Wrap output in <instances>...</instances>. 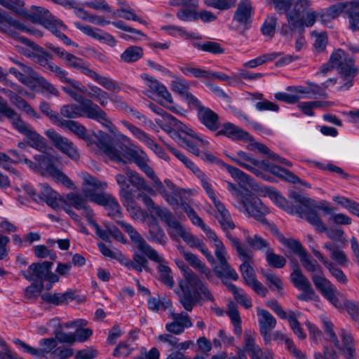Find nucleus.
Masks as SVG:
<instances>
[{
	"instance_id": "1",
	"label": "nucleus",
	"mask_w": 359,
	"mask_h": 359,
	"mask_svg": "<svg viewBox=\"0 0 359 359\" xmlns=\"http://www.w3.org/2000/svg\"><path fill=\"white\" fill-rule=\"evenodd\" d=\"M82 180V193L86 198L103 206L108 212V216L114 219L122 217L121 208L117 199L111 194L103 191L107 187V182L88 174H83Z\"/></svg>"
},
{
	"instance_id": "2",
	"label": "nucleus",
	"mask_w": 359,
	"mask_h": 359,
	"mask_svg": "<svg viewBox=\"0 0 359 359\" xmlns=\"http://www.w3.org/2000/svg\"><path fill=\"white\" fill-rule=\"evenodd\" d=\"M76 101L79 104H72L63 105L60 109V114L67 118H76L85 116L100 123L110 132L115 129L106 112L100 106L94 103L91 100L81 95Z\"/></svg>"
},
{
	"instance_id": "3",
	"label": "nucleus",
	"mask_w": 359,
	"mask_h": 359,
	"mask_svg": "<svg viewBox=\"0 0 359 359\" xmlns=\"http://www.w3.org/2000/svg\"><path fill=\"white\" fill-rule=\"evenodd\" d=\"M189 218L194 225L199 226L203 230L210 241H213L215 255L218 262V264L214 268V271L217 277L219 278H230L233 280H237L238 275L227 262V253L223 243L218 238L215 233L203 222L196 212L189 215Z\"/></svg>"
},
{
	"instance_id": "4",
	"label": "nucleus",
	"mask_w": 359,
	"mask_h": 359,
	"mask_svg": "<svg viewBox=\"0 0 359 359\" xmlns=\"http://www.w3.org/2000/svg\"><path fill=\"white\" fill-rule=\"evenodd\" d=\"M97 147L111 160L123 162V158L133 161L140 168L148 163L149 158L142 149L129 148L121 142H109V137L105 135L104 140H99Z\"/></svg>"
},
{
	"instance_id": "5",
	"label": "nucleus",
	"mask_w": 359,
	"mask_h": 359,
	"mask_svg": "<svg viewBox=\"0 0 359 359\" xmlns=\"http://www.w3.org/2000/svg\"><path fill=\"white\" fill-rule=\"evenodd\" d=\"M0 113L10 118L14 128L26 136L27 144L30 147L39 151L46 149V142L45 138L23 121L20 116L6 102H0Z\"/></svg>"
},
{
	"instance_id": "6",
	"label": "nucleus",
	"mask_w": 359,
	"mask_h": 359,
	"mask_svg": "<svg viewBox=\"0 0 359 359\" xmlns=\"http://www.w3.org/2000/svg\"><path fill=\"white\" fill-rule=\"evenodd\" d=\"M125 172L126 175H116V181L120 187L118 194L121 202L135 199L136 190L149 191L144 180L137 172L128 168H126Z\"/></svg>"
},
{
	"instance_id": "7",
	"label": "nucleus",
	"mask_w": 359,
	"mask_h": 359,
	"mask_svg": "<svg viewBox=\"0 0 359 359\" xmlns=\"http://www.w3.org/2000/svg\"><path fill=\"white\" fill-rule=\"evenodd\" d=\"M67 67L79 70L81 73L90 78L104 88L111 91H119L120 88L116 85V81L100 75L90 67V64L83 59L68 53L64 59Z\"/></svg>"
},
{
	"instance_id": "8",
	"label": "nucleus",
	"mask_w": 359,
	"mask_h": 359,
	"mask_svg": "<svg viewBox=\"0 0 359 359\" xmlns=\"http://www.w3.org/2000/svg\"><path fill=\"white\" fill-rule=\"evenodd\" d=\"M67 67L79 70L81 73L90 78L104 88L111 91H119L120 88L116 85V81L100 75L90 67V64L83 59L68 53L64 59Z\"/></svg>"
},
{
	"instance_id": "9",
	"label": "nucleus",
	"mask_w": 359,
	"mask_h": 359,
	"mask_svg": "<svg viewBox=\"0 0 359 359\" xmlns=\"http://www.w3.org/2000/svg\"><path fill=\"white\" fill-rule=\"evenodd\" d=\"M67 67L79 70L81 73L90 78L104 88L111 91H119L120 88L116 85V81L100 75L90 67V64L83 59L68 53L64 59Z\"/></svg>"
},
{
	"instance_id": "10",
	"label": "nucleus",
	"mask_w": 359,
	"mask_h": 359,
	"mask_svg": "<svg viewBox=\"0 0 359 359\" xmlns=\"http://www.w3.org/2000/svg\"><path fill=\"white\" fill-rule=\"evenodd\" d=\"M229 241L232 248L236 251L238 257L243 262L240 266V271L245 283L248 285L250 282L256 279L255 271L251 266L254 255L253 252L241 243L238 238L229 237Z\"/></svg>"
},
{
	"instance_id": "11",
	"label": "nucleus",
	"mask_w": 359,
	"mask_h": 359,
	"mask_svg": "<svg viewBox=\"0 0 359 359\" xmlns=\"http://www.w3.org/2000/svg\"><path fill=\"white\" fill-rule=\"evenodd\" d=\"M264 171H268L287 182L293 184L300 183L303 185L307 186L306 182H302L293 172L280 166L275 165L269 163L268 161H259L257 159L253 173L262 179L270 181L271 177L264 173Z\"/></svg>"
},
{
	"instance_id": "12",
	"label": "nucleus",
	"mask_w": 359,
	"mask_h": 359,
	"mask_svg": "<svg viewBox=\"0 0 359 359\" xmlns=\"http://www.w3.org/2000/svg\"><path fill=\"white\" fill-rule=\"evenodd\" d=\"M53 262L45 261L40 263H34L29 265L27 271H22V274L27 280H34L43 283L47 280L50 283L59 281L57 275L51 272Z\"/></svg>"
},
{
	"instance_id": "13",
	"label": "nucleus",
	"mask_w": 359,
	"mask_h": 359,
	"mask_svg": "<svg viewBox=\"0 0 359 359\" xmlns=\"http://www.w3.org/2000/svg\"><path fill=\"white\" fill-rule=\"evenodd\" d=\"M23 189L36 202L44 201L53 208H56L59 206L58 194L46 184H41L39 191H36L32 186L29 184L24 185Z\"/></svg>"
},
{
	"instance_id": "14",
	"label": "nucleus",
	"mask_w": 359,
	"mask_h": 359,
	"mask_svg": "<svg viewBox=\"0 0 359 359\" xmlns=\"http://www.w3.org/2000/svg\"><path fill=\"white\" fill-rule=\"evenodd\" d=\"M118 224L128 234L131 241L141 252L144 253L152 261H160L158 253L152 248L141 235L129 224L123 221H118Z\"/></svg>"
},
{
	"instance_id": "15",
	"label": "nucleus",
	"mask_w": 359,
	"mask_h": 359,
	"mask_svg": "<svg viewBox=\"0 0 359 359\" xmlns=\"http://www.w3.org/2000/svg\"><path fill=\"white\" fill-rule=\"evenodd\" d=\"M45 135L60 151L74 161L79 159L80 154L77 147L68 138L61 135L53 129L47 130Z\"/></svg>"
},
{
	"instance_id": "16",
	"label": "nucleus",
	"mask_w": 359,
	"mask_h": 359,
	"mask_svg": "<svg viewBox=\"0 0 359 359\" xmlns=\"http://www.w3.org/2000/svg\"><path fill=\"white\" fill-rule=\"evenodd\" d=\"M240 204L245 209L249 217L264 223L266 222L265 215L269 213V209L266 207L261 200L253 194H246L245 197H241Z\"/></svg>"
},
{
	"instance_id": "17",
	"label": "nucleus",
	"mask_w": 359,
	"mask_h": 359,
	"mask_svg": "<svg viewBox=\"0 0 359 359\" xmlns=\"http://www.w3.org/2000/svg\"><path fill=\"white\" fill-rule=\"evenodd\" d=\"M183 272L184 277L190 288L207 301H213L214 298L207 286L203 283L198 275L194 273L189 266L182 263L178 264Z\"/></svg>"
},
{
	"instance_id": "18",
	"label": "nucleus",
	"mask_w": 359,
	"mask_h": 359,
	"mask_svg": "<svg viewBox=\"0 0 359 359\" xmlns=\"http://www.w3.org/2000/svg\"><path fill=\"white\" fill-rule=\"evenodd\" d=\"M16 29L24 31L30 34H35L36 32L31 29L27 28L24 25L21 24L18 20L13 19L9 15H0V32L6 34L11 37L22 43V39H26L19 35Z\"/></svg>"
},
{
	"instance_id": "19",
	"label": "nucleus",
	"mask_w": 359,
	"mask_h": 359,
	"mask_svg": "<svg viewBox=\"0 0 359 359\" xmlns=\"http://www.w3.org/2000/svg\"><path fill=\"white\" fill-rule=\"evenodd\" d=\"M195 102L190 107L197 111L199 121L210 130L215 131L219 127L218 115L210 108L204 107L198 100H194Z\"/></svg>"
},
{
	"instance_id": "20",
	"label": "nucleus",
	"mask_w": 359,
	"mask_h": 359,
	"mask_svg": "<svg viewBox=\"0 0 359 359\" xmlns=\"http://www.w3.org/2000/svg\"><path fill=\"white\" fill-rule=\"evenodd\" d=\"M350 59L351 57H348L344 50H338L331 55L329 62L327 64L321 66L320 72L325 74L331 69L337 68L341 75H347V74H350V72H347L344 67L346 63H347L348 60ZM355 72V71L352 70L351 72V75H353Z\"/></svg>"
},
{
	"instance_id": "21",
	"label": "nucleus",
	"mask_w": 359,
	"mask_h": 359,
	"mask_svg": "<svg viewBox=\"0 0 359 359\" xmlns=\"http://www.w3.org/2000/svg\"><path fill=\"white\" fill-rule=\"evenodd\" d=\"M175 233L176 236H180L191 248H198L210 263L212 264L215 262L214 257L205 246V243L201 239L194 236L182 225L175 232Z\"/></svg>"
},
{
	"instance_id": "22",
	"label": "nucleus",
	"mask_w": 359,
	"mask_h": 359,
	"mask_svg": "<svg viewBox=\"0 0 359 359\" xmlns=\"http://www.w3.org/2000/svg\"><path fill=\"white\" fill-rule=\"evenodd\" d=\"M201 158L207 162L215 163L224 168L231 175V176L239 183L243 184H249L250 177L248 175L237 168L236 167L225 163L222 160L215 157L211 152H205Z\"/></svg>"
},
{
	"instance_id": "23",
	"label": "nucleus",
	"mask_w": 359,
	"mask_h": 359,
	"mask_svg": "<svg viewBox=\"0 0 359 359\" xmlns=\"http://www.w3.org/2000/svg\"><path fill=\"white\" fill-rule=\"evenodd\" d=\"M35 158L40 162V166L44 168L53 178L68 188L74 187L72 181L53 164L50 158L44 155H39L35 156Z\"/></svg>"
},
{
	"instance_id": "24",
	"label": "nucleus",
	"mask_w": 359,
	"mask_h": 359,
	"mask_svg": "<svg viewBox=\"0 0 359 359\" xmlns=\"http://www.w3.org/2000/svg\"><path fill=\"white\" fill-rule=\"evenodd\" d=\"M212 202L216 208L215 217L221 225L223 231L225 232L227 238L229 240V237L237 238L229 232V230L233 229L235 228V224L233 222L231 217L229 211L226 209L224 205L217 199L213 201Z\"/></svg>"
},
{
	"instance_id": "25",
	"label": "nucleus",
	"mask_w": 359,
	"mask_h": 359,
	"mask_svg": "<svg viewBox=\"0 0 359 359\" xmlns=\"http://www.w3.org/2000/svg\"><path fill=\"white\" fill-rule=\"evenodd\" d=\"M172 321L165 325V328L168 332L175 335L182 334L185 329L191 327L193 323L189 316L184 312L171 314Z\"/></svg>"
},
{
	"instance_id": "26",
	"label": "nucleus",
	"mask_w": 359,
	"mask_h": 359,
	"mask_svg": "<svg viewBox=\"0 0 359 359\" xmlns=\"http://www.w3.org/2000/svg\"><path fill=\"white\" fill-rule=\"evenodd\" d=\"M295 20H290V23L293 29H303L304 27H312L318 19L323 24H327V19L324 18L322 10L320 11H313L312 8L305 13L299 18H295Z\"/></svg>"
},
{
	"instance_id": "27",
	"label": "nucleus",
	"mask_w": 359,
	"mask_h": 359,
	"mask_svg": "<svg viewBox=\"0 0 359 359\" xmlns=\"http://www.w3.org/2000/svg\"><path fill=\"white\" fill-rule=\"evenodd\" d=\"M253 8L250 0H241L238 4L234 13L233 20L248 29L252 23V14Z\"/></svg>"
},
{
	"instance_id": "28",
	"label": "nucleus",
	"mask_w": 359,
	"mask_h": 359,
	"mask_svg": "<svg viewBox=\"0 0 359 359\" xmlns=\"http://www.w3.org/2000/svg\"><path fill=\"white\" fill-rule=\"evenodd\" d=\"M258 323L259 332L264 337L265 341L271 339V332L276 325V320L268 311L262 309H257Z\"/></svg>"
},
{
	"instance_id": "29",
	"label": "nucleus",
	"mask_w": 359,
	"mask_h": 359,
	"mask_svg": "<svg viewBox=\"0 0 359 359\" xmlns=\"http://www.w3.org/2000/svg\"><path fill=\"white\" fill-rule=\"evenodd\" d=\"M294 212L299 217L306 219L309 224L314 226L317 231L322 233V231L325 230V224L316 212V208L297 205L294 206Z\"/></svg>"
},
{
	"instance_id": "30",
	"label": "nucleus",
	"mask_w": 359,
	"mask_h": 359,
	"mask_svg": "<svg viewBox=\"0 0 359 359\" xmlns=\"http://www.w3.org/2000/svg\"><path fill=\"white\" fill-rule=\"evenodd\" d=\"M271 233L284 246L287 248L292 252L300 257L306 250L299 240L292 238H286L274 225L269 226Z\"/></svg>"
},
{
	"instance_id": "31",
	"label": "nucleus",
	"mask_w": 359,
	"mask_h": 359,
	"mask_svg": "<svg viewBox=\"0 0 359 359\" xmlns=\"http://www.w3.org/2000/svg\"><path fill=\"white\" fill-rule=\"evenodd\" d=\"M141 77L145 81L146 86L149 88V90L144 93L145 95L151 97L150 93H154L163 98L168 104L173 103L172 95L164 85L147 74H144Z\"/></svg>"
},
{
	"instance_id": "32",
	"label": "nucleus",
	"mask_w": 359,
	"mask_h": 359,
	"mask_svg": "<svg viewBox=\"0 0 359 359\" xmlns=\"http://www.w3.org/2000/svg\"><path fill=\"white\" fill-rule=\"evenodd\" d=\"M74 25L83 34L98 40L100 42L106 43L111 47L115 46L116 44V40L113 36L107 32H104L97 28H93L89 25H83L79 22H75Z\"/></svg>"
},
{
	"instance_id": "33",
	"label": "nucleus",
	"mask_w": 359,
	"mask_h": 359,
	"mask_svg": "<svg viewBox=\"0 0 359 359\" xmlns=\"http://www.w3.org/2000/svg\"><path fill=\"white\" fill-rule=\"evenodd\" d=\"M316 287L320 292L335 307L341 306L336 294L338 292L336 287L326 278L323 279H316L314 280Z\"/></svg>"
},
{
	"instance_id": "34",
	"label": "nucleus",
	"mask_w": 359,
	"mask_h": 359,
	"mask_svg": "<svg viewBox=\"0 0 359 359\" xmlns=\"http://www.w3.org/2000/svg\"><path fill=\"white\" fill-rule=\"evenodd\" d=\"M180 253L182 255L187 262L200 273L201 275L203 276L210 281L213 280L214 274L211 269L203 263L196 255L190 252L185 251L184 248L180 250Z\"/></svg>"
},
{
	"instance_id": "35",
	"label": "nucleus",
	"mask_w": 359,
	"mask_h": 359,
	"mask_svg": "<svg viewBox=\"0 0 359 359\" xmlns=\"http://www.w3.org/2000/svg\"><path fill=\"white\" fill-rule=\"evenodd\" d=\"M83 196L85 195L83 194ZM87 200L88 198H86V196H82L76 193L71 192L66 196L67 203L76 210H82L83 215L88 219L90 217H94V213L87 204Z\"/></svg>"
},
{
	"instance_id": "36",
	"label": "nucleus",
	"mask_w": 359,
	"mask_h": 359,
	"mask_svg": "<svg viewBox=\"0 0 359 359\" xmlns=\"http://www.w3.org/2000/svg\"><path fill=\"white\" fill-rule=\"evenodd\" d=\"M155 214L163 221L171 231H168L170 236L176 239L175 232L182 226V224L175 219L172 212L167 208H162L160 206L155 207Z\"/></svg>"
},
{
	"instance_id": "37",
	"label": "nucleus",
	"mask_w": 359,
	"mask_h": 359,
	"mask_svg": "<svg viewBox=\"0 0 359 359\" xmlns=\"http://www.w3.org/2000/svg\"><path fill=\"white\" fill-rule=\"evenodd\" d=\"M193 134H190L189 133H187L186 131L180 130L181 133L188 135L191 139H189L188 137H184L180 138L182 140V142L185 144L187 149L192 153L193 154L199 156L200 151L198 149V147H205L209 144L208 141L204 140L199 135H198L192 129H191Z\"/></svg>"
},
{
	"instance_id": "38",
	"label": "nucleus",
	"mask_w": 359,
	"mask_h": 359,
	"mask_svg": "<svg viewBox=\"0 0 359 359\" xmlns=\"http://www.w3.org/2000/svg\"><path fill=\"white\" fill-rule=\"evenodd\" d=\"M217 136L224 135L235 141H244L249 137V133L231 123H226L217 133Z\"/></svg>"
},
{
	"instance_id": "39",
	"label": "nucleus",
	"mask_w": 359,
	"mask_h": 359,
	"mask_svg": "<svg viewBox=\"0 0 359 359\" xmlns=\"http://www.w3.org/2000/svg\"><path fill=\"white\" fill-rule=\"evenodd\" d=\"M22 40L23 44H25L26 46L38 52L32 55L33 60L43 67L48 69L49 65L53 63V62L50 61V55L48 53L44 51L41 47L29 39H22Z\"/></svg>"
},
{
	"instance_id": "40",
	"label": "nucleus",
	"mask_w": 359,
	"mask_h": 359,
	"mask_svg": "<svg viewBox=\"0 0 359 359\" xmlns=\"http://www.w3.org/2000/svg\"><path fill=\"white\" fill-rule=\"evenodd\" d=\"M300 262L305 269L311 273V280L314 283V280L316 279L321 280L325 277L321 266L318 264L316 260L311 258L307 251H306L300 257Z\"/></svg>"
},
{
	"instance_id": "41",
	"label": "nucleus",
	"mask_w": 359,
	"mask_h": 359,
	"mask_svg": "<svg viewBox=\"0 0 359 359\" xmlns=\"http://www.w3.org/2000/svg\"><path fill=\"white\" fill-rule=\"evenodd\" d=\"M78 90L97 101L102 107H105L108 103V93L97 86L88 85V88H86L84 86L81 87L79 83Z\"/></svg>"
},
{
	"instance_id": "42",
	"label": "nucleus",
	"mask_w": 359,
	"mask_h": 359,
	"mask_svg": "<svg viewBox=\"0 0 359 359\" xmlns=\"http://www.w3.org/2000/svg\"><path fill=\"white\" fill-rule=\"evenodd\" d=\"M149 107L151 110L155 112L157 114L161 115L163 118L171 126L175 127L178 130L186 131L187 133H189L190 134H193L191 128H189L187 126L177 120L175 117L172 116L171 114L165 111L163 109L156 105L155 104L150 103L149 104Z\"/></svg>"
},
{
	"instance_id": "43",
	"label": "nucleus",
	"mask_w": 359,
	"mask_h": 359,
	"mask_svg": "<svg viewBox=\"0 0 359 359\" xmlns=\"http://www.w3.org/2000/svg\"><path fill=\"white\" fill-rule=\"evenodd\" d=\"M228 157L231 161L236 163L240 167L246 169L247 170L253 173L256 158H255L250 154L243 151H236L235 156H229Z\"/></svg>"
},
{
	"instance_id": "44",
	"label": "nucleus",
	"mask_w": 359,
	"mask_h": 359,
	"mask_svg": "<svg viewBox=\"0 0 359 359\" xmlns=\"http://www.w3.org/2000/svg\"><path fill=\"white\" fill-rule=\"evenodd\" d=\"M57 126L67 128L79 138H81L86 142L90 140V136L88 134L86 128L78 121L72 120H65L62 118Z\"/></svg>"
},
{
	"instance_id": "45",
	"label": "nucleus",
	"mask_w": 359,
	"mask_h": 359,
	"mask_svg": "<svg viewBox=\"0 0 359 359\" xmlns=\"http://www.w3.org/2000/svg\"><path fill=\"white\" fill-rule=\"evenodd\" d=\"M171 88L173 91L181 95L191 107L195 102L194 100H198L194 95L189 93V85L184 79H176L172 82Z\"/></svg>"
},
{
	"instance_id": "46",
	"label": "nucleus",
	"mask_w": 359,
	"mask_h": 359,
	"mask_svg": "<svg viewBox=\"0 0 359 359\" xmlns=\"http://www.w3.org/2000/svg\"><path fill=\"white\" fill-rule=\"evenodd\" d=\"M51 15V13L47 9L36 6H32L30 11H24L22 13V16L26 18L29 19L33 22H39L41 25H43L46 20L50 18Z\"/></svg>"
},
{
	"instance_id": "47",
	"label": "nucleus",
	"mask_w": 359,
	"mask_h": 359,
	"mask_svg": "<svg viewBox=\"0 0 359 359\" xmlns=\"http://www.w3.org/2000/svg\"><path fill=\"white\" fill-rule=\"evenodd\" d=\"M313 0H296L292 9L287 13V22L291 18L295 20L311 9Z\"/></svg>"
},
{
	"instance_id": "48",
	"label": "nucleus",
	"mask_w": 359,
	"mask_h": 359,
	"mask_svg": "<svg viewBox=\"0 0 359 359\" xmlns=\"http://www.w3.org/2000/svg\"><path fill=\"white\" fill-rule=\"evenodd\" d=\"M290 197L293 198L296 203H299L305 207H313L314 208L321 210L327 214L331 213L334 210V208L325 205L323 203H316L313 200L295 192L290 194Z\"/></svg>"
},
{
	"instance_id": "49",
	"label": "nucleus",
	"mask_w": 359,
	"mask_h": 359,
	"mask_svg": "<svg viewBox=\"0 0 359 359\" xmlns=\"http://www.w3.org/2000/svg\"><path fill=\"white\" fill-rule=\"evenodd\" d=\"M30 79L34 81L37 86L41 88V92L42 93H46L48 95H53L55 97L60 96V92L55 86L43 76L39 75L36 72H34Z\"/></svg>"
},
{
	"instance_id": "50",
	"label": "nucleus",
	"mask_w": 359,
	"mask_h": 359,
	"mask_svg": "<svg viewBox=\"0 0 359 359\" xmlns=\"http://www.w3.org/2000/svg\"><path fill=\"white\" fill-rule=\"evenodd\" d=\"M41 348H33L32 355L36 357H43L46 354L53 355V353L57 346L56 339L54 337L42 339L39 341Z\"/></svg>"
},
{
	"instance_id": "51",
	"label": "nucleus",
	"mask_w": 359,
	"mask_h": 359,
	"mask_svg": "<svg viewBox=\"0 0 359 359\" xmlns=\"http://www.w3.org/2000/svg\"><path fill=\"white\" fill-rule=\"evenodd\" d=\"M74 292L72 290H68L64 293H54L48 294L43 295V299L50 304L59 305L62 304H67L70 301L75 299Z\"/></svg>"
},
{
	"instance_id": "52",
	"label": "nucleus",
	"mask_w": 359,
	"mask_h": 359,
	"mask_svg": "<svg viewBox=\"0 0 359 359\" xmlns=\"http://www.w3.org/2000/svg\"><path fill=\"white\" fill-rule=\"evenodd\" d=\"M231 279L230 278H222V283L225 284L229 291L233 294L236 300L245 309H250L252 306V303L250 299L248 298L246 294L243 292L242 289L238 288L235 285L224 281V279Z\"/></svg>"
},
{
	"instance_id": "53",
	"label": "nucleus",
	"mask_w": 359,
	"mask_h": 359,
	"mask_svg": "<svg viewBox=\"0 0 359 359\" xmlns=\"http://www.w3.org/2000/svg\"><path fill=\"white\" fill-rule=\"evenodd\" d=\"M160 261H154L158 263V271L160 273L161 281L169 288H172L174 286L175 282L172 276L170 268L167 266L164 259L158 255Z\"/></svg>"
},
{
	"instance_id": "54",
	"label": "nucleus",
	"mask_w": 359,
	"mask_h": 359,
	"mask_svg": "<svg viewBox=\"0 0 359 359\" xmlns=\"http://www.w3.org/2000/svg\"><path fill=\"white\" fill-rule=\"evenodd\" d=\"M143 55L144 51L142 47L130 46L121 54L120 60L126 63H133L141 59Z\"/></svg>"
},
{
	"instance_id": "55",
	"label": "nucleus",
	"mask_w": 359,
	"mask_h": 359,
	"mask_svg": "<svg viewBox=\"0 0 359 359\" xmlns=\"http://www.w3.org/2000/svg\"><path fill=\"white\" fill-rule=\"evenodd\" d=\"M323 248L330 252V258L337 264L344 266L348 262L345 252L330 242L324 244Z\"/></svg>"
},
{
	"instance_id": "56",
	"label": "nucleus",
	"mask_w": 359,
	"mask_h": 359,
	"mask_svg": "<svg viewBox=\"0 0 359 359\" xmlns=\"http://www.w3.org/2000/svg\"><path fill=\"white\" fill-rule=\"evenodd\" d=\"M148 239L162 245H165L168 241L165 233L156 222H152L149 224Z\"/></svg>"
},
{
	"instance_id": "57",
	"label": "nucleus",
	"mask_w": 359,
	"mask_h": 359,
	"mask_svg": "<svg viewBox=\"0 0 359 359\" xmlns=\"http://www.w3.org/2000/svg\"><path fill=\"white\" fill-rule=\"evenodd\" d=\"M48 70L55 74L61 82L68 83L75 89H79V82L68 77V72L55 65L54 62L49 65Z\"/></svg>"
},
{
	"instance_id": "58",
	"label": "nucleus",
	"mask_w": 359,
	"mask_h": 359,
	"mask_svg": "<svg viewBox=\"0 0 359 359\" xmlns=\"http://www.w3.org/2000/svg\"><path fill=\"white\" fill-rule=\"evenodd\" d=\"M307 86H304V95H301V99H309L312 97L318 96L323 98H327L328 94L325 91L324 86H320L319 85L312 83L307 82Z\"/></svg>"
},
{
	"instance_id": "59",
	"label": "nucleus",
	"mask_w": 359,
	"mask_h": 359,
	"mask_svg": "<svg viewBox=\"0 0 359 359\" xmlns=\"http://www.w3.org/2000/svg\"><path fill=\"white\" fill-rule=\"evenodd\" d=\"M245 142H248V144L246 148L249 151H257L258 152L266 155L269 158H278V155L273 152L270 150V149L266 147L265 144L257 142L255 138L249 134V137H248Z\"/></svg>"
},
{
	"instance_id": "60",
	"label": "nucleus",
	"mask_w": 359,
	"mask_h": 359,
	"mask_svg": "<svg viewBox=\"0 0 359 359\" xmlns=\"http://www.w3.org/2000/svg\"><path fill=\"white\" fill-rule=\"evenodd\" d=\"M347 6L348 4H346V1H341L322 10L324 18L327 19V23L331 20L337 18L341 13H345Z\"/></svg>"
},
{
	"instance_id": "61",
	"label": "nucleus",
	"mask_w": 359,
	"mask_h": 359,
	"mask_svg": "<svg viewBox=\"0 0 359 359\" xmlns=\"http://www.w3.org/2000/svg\"><path fill=\"white\" fill-rule=\"evenodd\" d=\"M341 337L344 344V354L346 359H355V350L353 337L350 333L341 330Z\"/></svg>"
},
{
	"instance_id": "62",
	"label": "nucleus",
	"mask_w": 359,
	"mask_h": 359,
	"mask_svg": "<svg viewBox=\"0 0 359 359\" xmlns=\"http://www.w3.org/2000/svg\"><path fill=\"white\" fill-rule=\"evenodd\" d=\"M192 46L198 50L208 52L212 54H222L224 49L219 43L215 41H207L203 43L194 42Z\"/></svg>"
},
{
	"instance_id": "63",
	"label": "nucleus",
	"mask_w": 359,
	"mask_h": 359,
	"mask_svg": "<svg viewBox=\"0 0 359 359\" xmlns=\"http://www.w3.org/2000/svg\"><path fill=\"white\" fill-rule=\"evenodd\" d=\"M299 313L294 312L293 311H289L287 312V319L289 325L294 334L301 339L306 338V334L304 332L303 329L300 326L299 322L297 320V318L299 316Z\"/></svg>"
},
{
	"instance_id": "64",
	"label": "nucleus",
	"mask_w": 359,
	"mask_h": 359,
	"mask_svg": "<svg viewBox=\"0 0 359 359\" xmlns=\"http://www.w3.org/2000/svg\"><path fill=\"white\" fill-rule=\"evenodd\" d=\"M245 241L250 247L254 250H264L266 252L271 248L268 241L257 234H255L253 236L248 235L245 238Z\"/></svg>"
}]
</instances>
